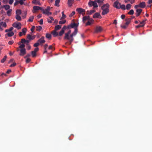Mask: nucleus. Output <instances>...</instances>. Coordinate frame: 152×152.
<instances>
[{"instance_id": "39448f33", "label": "nucleus", "mask_w": 152, "mask_h": 152, "mask_svg": "<svg viewBox=\"0 0 152 152\" xmlns=\"http://www.w3.org/2000/svg\"><path fill=\"white\" fill-rule=\"evenodd\" d=\"M44 37L42 36L37 41L39 43V45L42 44L45 42V41L44 39Z\"/></svg>"}, {"instance_id": "49530a36", "label": "nucleus", "mask_w": 152, "mask_h": 152, "mask_svg": "<svg viewBox=\"0 0 152 152\" xmlns=\"http://www.w3.org/2000/svg\"><path fill=\"white\" fill-rule=\"evenodd\" d=\"M27 38L29 40H31L32 36L31 35L29 34H27Z\"/></svg>"}, {"instance_id": "bf43d9fd", "label": "nucleus", "mask_w": 152, "mask_h": 152, "mask_svg": "<svg viewBox=\"0 0 152 152\" xmlns=\"http://www.w3.org/2000/svg\"><path fill=\"white\" fill-rule=\"evenodd\" d=\"M127 26L125 24L124 25H123V26H121V27L122 28H124V29H125L127 27V26Z\"/></svg>"}, {"instance_id": "72a5a7b5", "label": "nucleus", "mask_w": 152, "mask_h": 152, "mask_svg": "<svg viewBox=\"0 0 152 152\" xmlns=\"http://www.w3.org/2000/svg\"><path fill=\"white\" fill-rule=\"evenodd\" d=\"M132 5L130 4H127L126 6V9L127 10H129L131 7Z\"/></svg>"}, {"instance_id": "bb28decb", "label": "nucleus", "mask_w": 152, "mask_h": 152, "mask_svg": "<svg viewBox=\"0 0 152 152\" xmlns=\"http://www.w3.org/2000/svg\"><path fill=\"white\" fill-rule=\"evenodd\" d=\"M78 29L77 28H75L74 31L72 34L74 36H75L77 33Z\"/></svg>"}, {"instance_id": "393cba45", "label": "nucleus", "mask_w": 152, "mask_h": 152, "mask_svg": "<svg viewBox=\"0 0 152 152\" xmlns=\"http://www.w3.org/2000/svg\"><path fill=\"white\" fill-rule=\"evenodd\" d=\"M60 2V0H56L55 1V5L57 7H59V4Z\"/></svg>"}, {"instance_id": "6e6d98bb", "label": "nucleus", "mask_w": 152, "mask_h": 152, "mask_svg": "<svg viewBox=\"0 0 152 152\" xmlns=\"http://www.w3.org/2000/svg\"><path fill=\"white\" fill-rule=\"evenodd\" d=\"M18 2H19V3L21 5L23 4L24 3L23 1L21 0H20V1H18Z\"/></svg>"}, {"instance_id": "473e14b6", "label": "nucleus", "mask_w": 152, "mask_h": 152, "mask_svg": "<svg viewBox=\"0 0 152 152\" xmlns=\"http://www.w3.org/2000/svg\"><path fill=\"white\" fill-rule=\"evenodd\" d=\"M12 11V9H10L8 10L7 12V15L8 16H10L11 14V12Z\"/></svg>"}, {"instance_id": "e433bc0d", "label": "nucleus", "mask_w": 152, "mask_h": 152, "mask_svg": "<svg viewBox=\"0 0 152 152\" xmlns=\"http://www.w3.org/2000/svg\"><path fill=\"white\" fill-rule=\"evenodd\" d=\"M61 13L62 14V16L61 18V20H62L65 18L66 17V16L64 14V12H62Z\"/></svg>"}, {"instance_id": "3c124183", "label": "nucleus", "mask_w": 152, "mask_h": 152, "mask_svg": "<svg viewBox=\"0 0 152 152\" xmlns=\"http://www.w3.org/2000/svg\"><path fill=\"white\" fill-rule=\"evenodd\" d=\"M96 2H97L99 4H103V2L102 1H101L100 0H95Z\"/></svg>"}, {"instance_id": "052dcab7", "label": "nucleus", "mask_w": 152, "mask_h": 152, "mask_svg": "<svg viewBox=\"0 0 152 152\" xmlns=\"http://www.w3.org/2000/svg\"><path fill=\"white\" fill-rule=\"evenodd\" d=\"M49 11H47L46 9L44 10L43 12V13L44 14H46L47 13L49 12Z\"/></svg>"}, {"instance_id": "6ab92c4d", "label": "nucleus", "mask_w": 152, "mask_h": 152, "mask_svg": "<svg viewBox=\"0 0 152 152\" xmlns=\"http://www.w3.org/2000/svg\"><path fill=\"white\" fill-rule=\"evenodd\" d=\"M119 9H121L122 10H125L126 9V6L124 4L121 5V4H119Z\"/></svg>"}, {"instance_id": "58836bf2", "label": "nucleus", "mask_w": 152, "mask_h": 152, "mask_svg": "<svg viewBox=\"0 0 152 152\" xmlns=\"http://www.w3.org/2000/svg\"><path fill=\"white\" fill-rule=\"evenodd\" d=\"M7 58V56H5L3 58L2 60H1V62L2 63H4L5 61L6 60Z\"/></svg>"}, {"instance_id": "0e129e2a", "label": "nucleus", "mask_w": 152, "mask_h": 152, "mask_svg": "<svg viewBox=\"0 0 152 152\" xmlns=\"http://www.w3.org/2000/svg\"><path fill=\"white\" fill-rule=\"evenodd\" d=\"M14 1L13 0H10L9 3L10 4H12Z\"/></svg>"}, {"instance_id": "7ed1b4c3", "label": "nucleus", "mask_w": 152, "mask_h": 152, "mask_svg": "<svg viewBox=\"0 0 152 152\" xmlns=\"http://www.w3.org/2000/svg\"><path fill=\"white\" fill-rule=\"evenodd\" d=\"M12 26L13 27L17 28L18 29L21 28V24L20 23H14Z\"/></svg>"}, {"instance_id": "4be33fe9", "label": "nucleus", "mask_w": 152, "mask_h": 152, "mask_svg": "<svg viewBox=\"0 0 152 152\" xmlns=\"http://www.w3.org/2000/svg\"><path fill=\"white\" fill-rule=\"evenodd\" d=\"M46 37L49 40H50L51 38V35L50 34L47 33L45 35Z\"/></svg>"}, {"instance_id": "f3484780", "label": "nucleus", "mask_w": 152, "mask_h": 152, "mask_svg": "<svg viewBox=\"0 0 152 152\" xmlns=\"http://www.w3.org/2000/svg\"><path fill=\"white\" fill-rule=\"evenodd\" d=\"M74 1V0H68V4L69 7H71Z\"/></svg>"}, {"instance_id": "c756f323", "label": "nucleus", "mask_w": 152, "mask_h": 152, "mask_svg": "<svg viewBox=\"0 0 152 152\" xmlns=\"http://www.w3.org/2000/svg\"><path fill=\"white\" fill-rule=\"evenodd\" d=\"M34 16H32L30 17L29 18V19L28 20V21L30 22H32L34 20Z\"/></svg>"}, {"instance_id": "ddd939ff", "label": "nucleus", "mask_w": 152, "mask_h": 152, "mask_svg": "<svg viewBox=\"0 0 152 152\" xmlns=\"http://www.w3.org/2000/svg\"><path fill=\"white\" fill-rule=\"evenodd\" d=\"M71 33V31L69 30L65 34V36L64 37V39H68V35L70 34Z\"/></svg>"}, {"instance_id": "4d7b16f0", "label": "nucleus", "mask_w": 152, "mask_h": 152, "mask_svg": "<svg viewBox=\"0 0 152 152\" xmlns=\"http://www.w3.org/2000/svg\"><path fill=\"white\" fill-rule=\"evenodd\" d=\"M67 28V26H64L62 28L61 30L64 31L65 32V30Z\"/></svg>"}, {"instance_id": "774afa93", "label": "nucleus", "mask_w": 152, "mask_h": 152, "mask_svg": "<svg viewBox=\"0 0 152 152\" xmlns=\"http://www.w3.org/2000/svg\"><path fill=\"white\" fill-rule=\"evenodd\" d=\"M31 59L29 58H27L26 61V62L27 63H28L30 62Z\"/></svg>"}, {"instance_id": "ea45409f", "label": "nucleus", "mask_w": 152, "mask_h": 152, "mask_svg": "<svg viewBox=\"0 0 152 152\" xmlns=\"http://www.w3.org/2000/svg\"><path fill=\"white\" fill-rule=\"evenodd\" d=\"M16 19L18 20H21V17L19 15H16L15 17Z\"/></svg>"}, {"instance_id": "09e8293b", "label": "nucleus", "mask_w": 152, "mask_h": 152, "mask_svg": "<svg viewBox=\"0 0 152 152\" xmlns=\"http://www.w3.org/2000/svg\"><path fill=\"white\" fill-rule=\"evenodd\" d=\"M75 14V12L73 11L69 15V17H72Z\"/></svg>"}, {"instance_id": "412c9836", "label": "nucleus", "mask_w": 152, "mask_h": 152, "mask_svg": "<svg viewBox=\"0 0 152 152\" xmlns=\"http://www.w3.org/2000/svg\"><path fill=\"white\" fill-rule=\"evenodd\" d=\"M54 20L53 18L52 17H49V18L48 19V22L50 23H52V20Z\"/></svg>"}, {"instance_id": "e2e57ef3", "label": "nucleus", "mask_w": 152, "mask_h": 152, "mask_svg": "<svg viewBox=\"0 0 152 152\" xmlns=\"http://www.w3.org/2000/svg\"><path fill=\"white\" fill-rule=\"evenodd\" d=\"M13 41H10L8 42V44L10 45H12L13 44Z\"/></svg>"}, {"instance_id": "9b49d317", "label": "nucleus", "mask_w": 152, "mask_h": 152, "mask_svg": "<svg viewBox=\"0 0 152 152\" xmlns=\"http://www.w3.org/2000/svg\"><path fill=\"white\" fill-rule=\"evenodd\" d=\"M78 26V24L76 23H71V28H74L75 27L77 28Z\"/></svg>"}, {"instance_id": "4c0bfd02", "label": "nucleus", "mask_w": 152, "mask_h": 152, "mask_svg": "<svg viewBox=\"0 0 152 152\" xmlns=\"http://www.w3.org/2000/svg\"><path fill=\"white\" fill-rule=\"evenodd\" d=\"M42 29V27L41 26H37L36 27V30L37 31H41V30Z\"/></svg>"}, {"instance_id": "b1692460", "label": "nucleus", "mask_w": 152, "mask_h": 152, "mask_svg": "<svg viewBox=\"0 0 152 152\" xmlns=\"http://www.w3.org/2000/svg\"><path fill=\"white\" fill-rule=\"evenodd\" d=\"M61 27V25H57L55 26L54 30L56 31L60 29Z\"/></svg>"}, {"instance_id": "f8f14e48", "label": "nucleus", "mask_w": 152, "mask_h": 152, "mask_svg": "<svg viewBox=\"0 0 152 152\" xmlns=\"http://www.w3.org/2000/svg\"><path fill=\"white\" fill-rule=\"evenodd\" d=\"M90 17L89 16H85L83 17V21L84 23H85L87 20H89Z\"/></svg>"}, {"instance_id": "864d4df0", "label": "nucleus", "mask_w": 152, "mask_h": 152, "mask_svg": "<svg viewBox=\"0 0 152 152\" xmlns=\"http://www.w3.org/2000/svg\"><path fill=\"white\" fill-rule=\"evenodd\" d=\"M93 1H90L88 3L89 7H91L92 6Z\"/></svg>"}, {"instance_id": "f03ea898", "label": "nucleus", "mask_w": 152, "mask_h": 152, "mask_svg": "<svg viewBox=\"0 0 152 152\" xmlns=\"http://www.w3.org/2000/svg\"><path fill=\"white\" fill-rule=\"evenodd\" d=\"M145 2L143 1L140 2L138 4L135 5L134 7V8L135 9H137L138 7L144 8L145 7Z\"/></svg>"}, {"instance_id": "20e7f679", "label": "nucleus", "mask_w": 152, "mask_h": 152, "mask_svg": "<svg viewBox=\"0 0 152 152\" xmlns=\"http://www.w3.org/2000/svg\"><path fill=\"white\" fill-rule=\"evenodd\" d=\"M74 36L72 34H71L69 36L68 35V39H67L69 41L70 44L74 40V38H73V36Z\"/></svg>"}, {"instance_id": "338daca9", "label": "nucleus", "mask_w": 152, "mask_h": 152, "mask_svg": "<svg viewBox=\"0 0 152 152\" xmlns=\"http://www.w3.org/2000/svg\"><path fill=\"white\" fill-rule=\"evenodd\" d=\"M48 46V44H45L44 45V49L45 50L47 49V48Z\"/></svg>"}, {"instance_id": "37998d69", "label": "nucleus", "mask_w": 152, "mask_h": 152, "mask_svg": "<svg viewBox=\"0 0 152 152\" xmlns=\"http://www.w3.org/2000/svg\"><path fill=\"white\" fill-rule=\"evenodd\" d=\"M139 22H140V25L142 27L144 26L145 23L144 22V21L143 20L142 22H140V21H139Z\"/></svg>"}, {"instance_id": "c03bdc74", "label": "nucleus", "mask_w": 152, "mask_h": 152, "mask_svg": "<svg viewBox=\"0 0 152 152\" xmlns=\"http://www.w3.org/2000/svg\"><path fill=\"white\" fill-rule=\"evenodd\" d=\"M66 22V20H61L59 22V24H64Z\"/></svg>"}, {"instance_id": "de8ad7c7", "label": "nucleus", "mask_w": 152, "mask_h": 152, "mask_svg": "<svg viewBox=\"0 0 152 152\" xmlns=\"http://www.w3.org/2000/svg\"><path fill=\"white\" fill-rule=\"evenodd\" d=\"M39 45V42H38V41L36 43H35L34 45V47H37V46H38Z\"/></svg>"}, {"instance_id": "9d476101", "label": "nucleus", "mask_w": 152, "mask_h": 152, "mask_svg": "<svg viewBox=\"0 0 152 152\" xmlns=\"http://www.w3.org/2000/svg\"><path fill=\"white\" fill-rule=\"evenodd\" d=\"M33 4H36L41 5V4L40 3L39 0H33L32 1Z\"/></svg>"}, {"instance_id": "7c9ffc66", "label": "nucleus", "mask_w": 152, "mask_h": 152, "mask_svg": "<svg viewBox=\"0 0 152 152\" xmlns=\"http://www.w3.org/2000/svg\"><path fill=\"white\" fill-rule=\"evenodd\" d=\"M136 12L140 14L142 12V10L141 9H136Z\"/></svg>"}, {"instance_id": "aec40b11", "label": "nucleus", "mask_w": 152, "mask_h": 152, "mask_svg": "<svg viewBox=\"0 0 152 152\" xmlns=\"http://www.w3.org/2000/svg\"><path fill=\"white\" fill-rule=\"evenodd\" d=\"M95 12V10H92L90 11H87L86 12V14L91 15Z\"/></svg>"}, {"instance_id": "0eeeda50", "label": "nucleus", "mask_w": 152, "mask_h": 152, "mask_svg": "<svg viewBox=\"0 0 152 152\" xmlns=\"http://www.w3.org/2000/svg\"><path fill=\"white\" fill-rule=\"evenodd\" d=\"M102 30V29L101 26H96L95 28L94 33H98L100 32Z\"/></svg>"}, {"instance_id": "f257e3e1", "label": "nucleus", "mask_w": 152, "mask_h": 152, "mask_svg": "<svg viewBox=\"0 0 152 152\" xmlns=\"http://www.w3.org/2000/svg\"><path fill=\"white\" fill-rule=\"evenodd\" d=\"M109 5L108 4H104L101 7V9L102 10V15H104L109 12Z\"/></svg>"}, {"instance_id": "603ef678", "label": "nucleus", "mask_w": 152, "mask_h": 152, "mask_svg": "<svg viewBox=\"0 0 152 152\" xmlns=\"http://www.w3.org/2000/svg\"><path fill=\"white\" fill-rule=\"evenodd\" d=\"M16 65V63L15 62H13V64H11L10 66V67H13L15 66Z\"/></svg>"}, {"instance_id": "f704fd0d", "label": "nucleus", "mask_w": 152, "mask_h": 152, "mask_svg": "<svg viewBox=\"0 0 152 152\" xmlns=\"http://www.w3.org/2000/svg\"><path fill=\"white\" fill-rule=\"evenodd\" d=\"M64 33V31L61 30V31L59 32V33L58 34V36H61L63 35Z\"/></svg>"}, {"instance_id": "4468645a", "label": "nucleus", "mask_w": 152, "mask_h": 152, "mask_svg": "<svg viewBox=\"0 0 152 152\" xmlns=\"http://www.w3.org/2000/svg\"><path fill=\"white\" fill-rule=\"evenodd\" d=\"M54 37H56L58 36V33L56 32V31L54 30L51 32Z\"/></svg>"}, {"instance_id": "5701e85b", "label": "nucleus", "mask_w": 152, "mask_h": 152, "mask_svg": "<svg viewBox=\"0 0 152 152\" xmlns=\"http://www.w3.org/2000/svg\"><path fill=\"white\" fill-rule=\"evenodd\" d=\"M0 26H2L3 27H4L5 28H6L7 27V24L6 23L3 22H1L0 23Z\"/></svg>"}, {"instance_id": "423d86ee", "label": "nucleus", "mask_w": 152, "mask_h": 152, "mask_svg": "<svg viewBox=\"0 0 152 152\" xmlns=\"http://www.w3.org/2000/svg\"><path fill=\"white\" fill-rule=\"evenodd\" d=\"M20 52L19 55L20 56H23L26 53V50L25 48H21L20 50Z\"/></svg>"}, {"instance_id": "a18cd8bd", "label": "nucleus", "mask_w": 152, "mask_h": 152, "mask_svg": "<svg viewBox=\"0 0 152 152\" xmlns=\"http://www.w3.org/2000/svg\"><path fill=\"white\" fill-rule=\"evenodd\" d=\"M31 55H32V56L33 57H34L36 56V53L34 52L33 51H31Z\"/></svg>"}, {"instance_id": "8fccbe9b", "label": "nucleus", "mask_w": 152, "mask_h": 152, "mask_svg": "<svg viewBox=\"0 0 152 152\" xmlns=\"http://www.w3.org/2000/svg\"><path fill=\"white\" fill-rule=\"evenodd\" d=\"M25 47V45L23 44H22L20 45L19 46V48H20V49H21V48H24Z\"/></svg>"}, {"instance_id": "a878e982", "label": "nucleus", "mask_w": 152, "mask_h": 152, "mask_svg": "<svg viewBox=\"0 0 152 152\" xmlns=\"http://www.w3.org/2000/svg\"><path fill=\"white\" fill-rule=\"evenodd\" d=\"M131 20V19H130V18H128V19H126V22L125 23L126 25L127 26H128V25L130 23Z\"/></svg>"}, {"instance_id": "a19ab883", "label": "nucleus", "mask_w": 152, "mask_h": 152, "mask_svg": "<svg viewBox=\"0 0 152 152\" xmlns=\"http://www.w3.org/2000/svg\"><path fill=\"white\" fill-rule=\"evenodd\" d=\"M92 6L94 8H96L98 7V5L96 2L93 1Z\"/></svg>"}, {"instance_id": "680f3d73", "label": "nucleus", "mask_w": 152, "mask_h": 152, "mask_svg": "<svg viewBox=\"0 0 152 152\" xmlns=\"http://www.w3.org/2000/svg\"><path fill=\"white\" fill-rule=\"evenodd\" d=\"M39 50V49L38 48H36L34 49V50L33 51L34 52L36 53Z\"/></svg>"}, {"instance_id": "cd10ccee", "label": "nucleus", "mask_w": 152, "mask_h": 152, "mask_svg": "<svg viewBox=\"0 0 152 152\" xmlns=\"http://www.w3.org/2000/svg\"><path fill=\"white\" fill-rule=\"evenodd\" d=\"M7 36L9 37H11L13 36L14 34V33L12 31L9 32L7 34Z\"/></svg>"}, {"instance_id": "2f4dec72", "label": "nucleus", "mask_w": 152, "mask_h": 152, "mask_svg": "<svg viewBox=\"0 0 152 152\" xmlns=\"http://www.w3.org/2000/svg\"><path fill=\"white\" fill-rule=\"evenodd\" d=\"M22 33L23 35H25L27 29L26 28H23L22 30Z\"/></svg>"}, {"instance_id": "79ce46f5", "label": "nucleus", "mask_w": 152, "mask_h": 152, "mask_svg": "<svg viewBox=\"0 0 152 152\" xmlns=\"http://www.w3.org/2000/svg\"><path fill=\"white\" fill-rule=\"evenodd\" d=\"M134 13V11L133 10H131L128 13V14L129 15H132Z\"/></svg>"}, {"instance_id": "1a4fd4ad", "label": "nucleus", "mask_w": 152, "mask_h": 152, "mask_svg": "<svg viewBox=\"0 0 152 152\" xmlns=\"http://www.w3.org/2000/svg\"><path fill=\"white\" fill-rule=\"evenodd\" d=\"M76 10L80 14H81L82 13L85 12V10L84 9L80 8H77Z\"/></svg>"}, {"instance_id": "c9c22d12", "label": "nucleus", "mask_w": 152, "mask_h": 152, "mask_svg": "<svg viewBox=\"0 0 152 152\" xmlns=\"http://www.w3.org/2000/svg\"><path fill=\"white\" fill-rule=\"evenodd\" d=\"M16 15H19L21 13V11L20 10H17L16 11Z\"/></svg>"}, {"instance_id": "dca6fc26", "label": "nucleus", "mask_w": 152, "mask_h": 152, "mask_svg": "<svg viewBox=\"0 0 152 152\" xmlns=\"http://www.w3.org/2000/svg\"><path fill=\"white\" fill-rule=\"evenodd\" d=\"M100 16V14L98 12H96L93 15V18H98Z\"/></svg>"}, {"instance_id": "2eb2a0df", "label": "nucleus", "mask_w": 152, "mask_h": 152, "mask_svg": "<svg viewBox=\"0 0 152 152\" xmlns=\"http://www.w3.org/2000/svg\"><path fill=\"white\" fill-rule=\"evenodd\" d=\"M135 0H124V2L125 3L129 2L131 4H134L135 2Z\"/></svg>"}, {"instance_id": "6e6552de", "label": "nucleus", "mask_w": 152, "mask_h": 152, "mask_svg": "<svg viewBox=\"0 0 152 152\" xmlns=\"http://www.w3.org/2000/svg\"><path fill=\"white\" fill-rule=\"evenodd\" d=\"M119 4L120 3H119V1L117 0L114 2L113 7L118 9H119L120 8V6L119 5Z\"/></svg>"}, {"instance_id": "c85d7f7f", "label": "nucleus", "mask_w": 152, "mask_h": 152, "mask_svg": "<svg viewBox=\"0 0 152 152\" xmlns=\"http://www.w3.org/2000/svg\"><path fill=\"white\" fill-rule=\"evenodd\" d=\"M33 8L34 10L37 11L39 10L41 8V7L37 6H34L33 7Z\"/></svg>"}, {"instance_id": "a211bd4d", "label": "nucleus", "mask_w": 152, "mask_h": 152, "mask_svg": "<svg viewBox=\"0 0 152 152\" xmlns=\"http://www.w3.org/2000/svg\"><path fill=\"white\" fill-rule=\"evenodd\" d=\"M2 8H4L5 10H10V6L8 5H3V6H2Z\"/></svg>"}, {"instance_id": "13d9d810", "label": "nucleus", "mask_w": 152, "mask_h": 152, "mask_svg": "<svg viewBox=\"0 0 152 152\" xmlns=\"http://www.w3.org/2000/svg\"><path fill=\"white\" fill-rule=\"evenodd\" d=\"M35 28V26H33L31 28V31L32 32H33L34 31V30Z\"/></svg>"}, {"instance_id": "5fc2aeb1", "label": "nucleus", "mask_w": 152, "mask_h": 152, "mask_svg": "<svg viewBox=\"0 0 152 152\" xmlns=\"http://www.w3.org/2000/svg\"><path fill=\"white\" fill-rule=\"evenodd\" d=\"M26 42V40L24 39H22L21 41V43H25Z\"/></svg>"}, {"instance_id": "69168bd1", "label": "nucleus", "mask_w": 152, "mask_h": 152, "mask_svg": "<svg viewBox=\"0 0 152 152\" xmlns=\"http://www.w3.org/2000/svg\"><path fill=\"white\" fill-rule=\"evenodd\" d=\"M39 23L41 25H42L43 24V20L42 19H41L39 21Z\"/></svg>"}]
</instances>
